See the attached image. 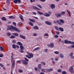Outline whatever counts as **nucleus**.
I'll list each match as a JSON object with an SVG mask.
<instances>
[{
  "instance_id": "f257e3e1",
  "label": "nucleus",
  "mask_w": 74,
  "mask_h": 74,
  "mask_svg": "<svg viewBox=\"0 0 74 74\" xmlns=\"http://www.w3.org/2000/svg\"><path fill=\"white\" fill-rule=\"evenodd\" d=\"M7 30H10L11 31V32H13L14 30L16 31V32H20V31H19V29H18L17 28L12 26H8V28H7Z\"/></svg>"
},
{
  "instance_id": "f03ea898",
  "label": "nucleus",
  "mask_w": 74,
  "mask_h": 74,
  "mask_svg": "<svg viewBox=\"0 0 74 74\" xmlns=\"http://www.w3.org/2000/svg\"><path fill=\"white\" fill-rule=\"evenodd\" d=\"M27 53L29 55V56H26V57L27 58H29V59H31V58L33 57V54H32V53H30L29 52H27Z\"/></svg>"
},
{
  "instance_id": "7ed1b4c3",
  "label": "nucleus",
  "mask_w": 74,
  "mask_h": 74,
  "mask_svg": "<svg viewBox=\"0 0 74 74\" xmlns=\"http://www.w3.org/2000/svg\"><path fill=\"white\" fill-rule=\"evenodd\" d=\"M64 42L65 44H73L74 45V42H71L70 41H68L65 40L64 41Z\"/></svg>"
},
{
  "instance_id": "20e7f679",
  "label": "nucleus",
  "mask_w": 74,
  "mask_h": 74,
  "mask_svg": "<svg viewBox=\"0 0 74 74\" xmlns=\"http://www.w3.org/2000/svg\"><path fill=\"white\" fill-rule=\"evenodd\" d=\"M48 46L49 47H51V48H53L54 47V44L53 43H51L50 44H49Z\"/></svg>"
},
{
  "instance_id": "39448f33",
  "label": "nucleus",
  "mask_w": 74,
  "mask_h": 74,
  "mask_svg": "<svg viewBox=\"0 0 74 74\" xmlns=\"http://www.w3.org/2000/svg\"><path fill=\"white\" fill-rule=\"evenodd\" d=\"M14 3H17L18 2V3H21V0H14Z\"/></svg>"
},
{
  "instance_id": "423d86ee",
  "label": "nucleus",
  "mask_w": 74,
  "mask_h": 74,
  "mask_svg": "<svg viewBox=\"0 0 74 74\" xmlns=\"http://www.w3.org/2000/svg\"><path fill=\"white\" fill-rule=\"evenodd\" d=\"M44 37L46 38H48L49 37V34H45L44 35Z\"/></svg>"
},
{
  "instance_id": "0eeeda50",
  "label": "nucleus",
  "mask_w": 74,
  "mask_h": 74,
  "mask_svg": "<svg viewBox=\"0 0 74 74\" xmlns=\"http://www.w3.org/2000/svg\"><path fill=\"white\" fill-rule=\"evenodd\" d=\"M53 22L55 23H58V25H63L62 23L59 22L58 20H57L56 21H54Z\"/></svg>"
},
{
  "instance_id": "6e6552de",
  "label": "nucleus",
  "mask_w": 74,
  "mask_h": 74,
  "mask_svg": "<svg viewBox=\"0 0 74 74\" xmlns=\"http://www.w3.org/2000/svg\"><path fill=\"white\" fill-rule=\"evenodd\" d=\"M69 70L71 73H74V72L73 71V67H70V68H69Z\"/></svg>"
},
{
  "instance_id": "1a4fd4ad",
  "label": "nucleus",
  "mask_w": 74,
  "mask_h": 74,
  "mask_svg": "<svg viewBox=\"0 0 74 74\" xmlns=\"http://www.w3.org/2000/svg\"><path fill=\"white\" fill-rule=\"evenodd\" d=\"M45 23L46 24H47V25H52V23L49 21H45Z\"/></svg>"
},
{
  "instance_id": "9d476101",
  "label": "nucleus",
  "mask_w": 74,
  "mask_h": 74,
  "mask_svg": "<svg viewBox=\"0 0 74 74\" xmlns=\"http://www.w3.org/2000/svg\"><path fill=\"white\" fill-rule=\"evenodd\" d=\"M12 67L13 68L15 67V60H13L12 62Z\"/></svg>"
},
{
  "instance_id": "9b49d317",
  "label": "nucleus",
  "mask_w": 74,
  "mask_h": 74,
  "mask_svg": "<svg viewBox=\"0 0 74 74\" xmlns=\"http://www.w3.org/2000/svg\"><path fill=\"white\" fill-rule=\"evenodd\" d=\"M19 16L22 21H24L23 18V17L22 16V15L20 14L19 15Z\"/></svg>"
},
{
  "instance_id": "f8f14e48",
  "label": "nucleus",
  "mask_w": 74,
  "mask_h": 74,
  "mask_svg": "<svg viewBox=\"0 0 74 74\" xmlns=\"http://www.w3.org/2000/svg\"><path fill=\"white\" fill-rule=\"evenodd\" d=\"M33 8H34V9H35V10H40V9L37 8V7H36L35 6H33Z\"/></svg>"
},
{
  "instance_id": "ddd939ff",
  "label": "nucleus",
  "mask_w": 74,
  "mask_h": 74,
  "mask_svg": "<svg viewBox=\"0 0 74 74\" xmlns=\"http://www.w3.org/2000/svg\"><path fill=\"white\" fill-rule=\"evenodd\" d=\"M55 15L56 16H57V17H58V18H59V17H60L62 15H61V14H56Z\"/></svg>"
},
{
  "instance_id": "4468645a",
  "label": "nucleus",
  "mask_w": 74,
  "mask_h": 74,
  "mask_svg": "<svg viewBox=\"0 0 74 74\" xmlns=\"http://www.w3.org/2000/svg\"><path fill=\"white\" fill-rule=\"evenodd\" d=\"M44 15L45 16H47V17L50 16V15L48 14V13H45V14H44Z\"/></svg>"
},
{
  "instance_id": "2eb2a0df",
  "label": "nucleus",
  "mask_w": 74,
  "mask_h": 74,
  "mask_svg": "<svg viewBox=\"0 0 74 74\" xmlns=\"http://www.w3.org/2000/svg\"><path fill=\"white\" fill-rule=\"evenodd\" d=\"M60 57L61 58H64V55L63 54L60 53L59 55Z\"/></svg>"
},
{
  "instance_id": "dca6fc26",
  "label": "nucleus",
  "mask_w": 74,
  "mask_h": 74,
  "mask_svg": "<svg viewBox=\"0 0 74 74\" xmlns=\"http://www.w3.org/2000/svg\"><path fill=\"white\" fill-rule=\"evenodd\" d=\"M29 20L33 23H35V22H36V21L34 19H31L29 18Z\"/></svg>"
},
{
  "instance_id": "f3484780",
  "label": "nucleus",
  "mask_w": 74,
  "mask_h": 74,
  "mask_svg": "<svg viewBox=\"0 0 74 74\" xmlns=\"http://www.w3.org/2000/svg\"><path fill=\"white\" fill-rule=\"evenodd\" d=\"M22 62L23 64H27V62H26L25 60H23Z\"/></svg>"
},
{
  "instance_id": "a211bd4d",
  "label": "nucleus",
  "mask_w": 74,
  "mask_h": 74,
  "mask_svg": "<svg viewBox=\"0 0 74 74\" xmlns=\"http://www.w3.org/2000/svg\"><path fill=\"white\" fill-rule=\"evenodd\" d=\"M55 7V5L53 4H52L51 5V8L52 9H53V8H54Z\"/></svg>"
},
{
  "instance_id": "6ab92c4d",
  "label": "nucleus",
  "mask_w": 74,
  "mask_h": 74,
  "mask_svg": "<svg viewBox=\"0 0 74 74\" xmlns=\"http://www.w3.org/2000/svg\"><path fill=\"white\" fill-rule=\"evenodd\" d=\"M33 28L35 30H38V27L36 26H35V27H34Z\"/></svg>"
},
{
  "instance_id": "aec40b11",
  "label": "nucleus",
  "mask_w": 74,
  "mask_h": 74,
  "mask_svg": "<svg viewBox=\"0 0 74 74\" xmlns=\"http://www.w3.org/2000/svg\"><path fill=\"white\" fill-rule=\"evenodd\" d=\"M17 44H18V45H20V46H21V45H23L20 42H18L17 43Z\"/></svg>"
},
{
  "instance_id": "412c9836",
  "label": "nucleus",
  "mask_w": 74,
  "mask_h": 74,
  "mask_svg": "<svg viewBox=\"0 0 74 74\" xmlns=\"http://www.w3.org/2000/svg\"><path fill=\"white\" fill-rule=\"evenodd\" d=\"M37 13H38V14H40V15H44L43 13H42V12H40L37 11Z\"/></svg>"
},
{
  "instance_id": "4be33fe9",
  "label": "nucleus",
  "mask_w": 74,
  "mask_h": 74,
  "mask_svg": "<svg viewBox=\"0 0 74 74\" xmlns=\"http://www.w3.org/2000/svg\"><path fill=\"white\" fill-rule=\"evenodd\" d=\"M9 18L10 19H15V17H14L13 16H9Z\"/></svg>"
},
{
  "instance_id": "5701e85b",
  "label": "nucleus",
  "mask_w": 74,
  "mask_h": 74,
  "mask_svg": "<svg viewBox=\"0 0 74 74\" xmlns=\"http://www.w3.org/2000/svg\"><path fill=\"white\" fill-rule=\"evenodd\" d=\"M59 29L61 31V32H63L64 31V30L62 28L60 27L59 28Z\"/></svg>"
},
{
  "instance_id": "b1692460",
  "label": "nucleus",
  "mask_w": 74,
  "mask_h": 74,
  "mask_svg": "<svg viewBox=\"0 0 74 74\" xmlns=\"http://www.w3.org/2000/svg\"><path fill=\"white\" fill-rule=\"evenodd\" d=\"M20 37H21L22 38H23V39H25V37L23 35H20Z\"/></svg>"
},
{
  "instance_id": "393cba45",
  "label": "nucleus",
  "mask_w": 74,
  "mask_h": 74,
  "mask_svg": "<svg viewBox=\"0 0 74 74\" xmlns=\"http://www.w3.org/2000/svg\"><path fill=\"white\" fill-rule=\"evenodd\" d=\"M72 45H71L70 46L69 48L71 49L74 48V45L72 44Z\"/></svg>"
},
{
  "instance_id": "a878e982",
  "label": "nucleus",
  "mask_w": 74,
  "mask_h": 74,
  "mask_svg": "<svg viewBox=\"0 0 74 74\" xmlns=\"http://www.w3.org/2000/svg\"><path fill=\"white\" fill-rule=\"evenodd\" d=\"M12 34H13L14 36H19V34H17V33H13Z\"/></svg>"
},
{
  "instance_id": "bb28decb",
  "label": "nucleus",
  "mask_w": 74,
  "mask_h": 74,
  "mask_svg": "<svg viewBox=\"0 0 74 74\" xmlns=\"http://www.w3.org/2000/svg\"><path fill=\"white\" fill-rule=\"evenodd\" d=\"M13 48L14 49H15L16 48V45H15L13 44L12 45Z\"/></svg>"
},
{
  "instance_id": "cd10ccee",
  "label": "nucleus",
  "mask_w": 74,
  "mask_h": 74,
  "mask_svg": "<svg viewBox=\"0 0 74 74\" xmlns=\"http://www.w3.org/2000/svg\"><path fill=\"white\" fill-rule=\"evenodd\" d=\"M66 12H68V13L69 14V16H71V14H70V12L69 11V10H66Z\"/></svg>"
},
{
  "instance_id": "c85d7f7f",
  "label": "nucleus",
  "mask_w": 74,
  "mask_h": 74,
  "mask_svg": "<svg viewBox=\"0 0 74 74\" xmlns=\"http://www.w3.org/2000/svg\"><path fill=\"white\" fill-rule=\"evenodd\" d=\"M39 49H40V47H38V48H36L34 50V51H37V50H38Z\"/></svg>"
},
{
  "instance_id": "c756f323",
  "label": "nucleus",
  "mask_w": 74,
  "mask_h": 74,
  "mask_svg": "<svg viewBox=\"0 0 74 74\" xmlns=\"http://www.w3.org/2000/svg\"><path fill=\"white\" fill-rule=\"evenodd\" d=\"M2 20L3 21H6V18L5 17H3L1 18Z\"/></svg>"
},
{
  "instance_id": "7c9ffc66",
  "label": "nucleus",
  "mask_w": 74,
  "mask_h": 74,
  "mask_svg": "<svg viewBox=\"0 0 74 74\" xmlns=\"http://www.w3.org/2000/svg\"><path fill=\"white\" fill-rule=\"evenodd\" d=\"M11 62H12V60L13 61L14 60H13L14 59V57H13V56H11Z\"/></svg>"
},
{
  "instance_id": "2f4dec72",
  "label": "nucleus",
  "mask_w": 74,
  "mask_h": 74,
  "mask_svg": "<svg viewBox=\"0 0 74 74\" xmlns=\"http://www.w3.org/2000/svg\"><path fill=\"white\" fill-rule=\"evenodd\" d=\"M60 22L62 23H64V21H63V20L62 19H60Z\"/></svg>"
},
{
  "instance_id": "473e14b6",
  "label": "nucleus",
  "mask_w": 74,
  "mask_h": 74,
  "mask_svg": "<svg viewBox=\"0 0 74 74\" xmlns=\"http://www.w3.org/2000/svg\"><path fill=\"white\" fill-rule=\"evenodd\" d=\"M15 37V36L13 35H12L10 37V38H14Z\"/></svg>"
},
{
  "instance_id": "72a5a7b5",
  "label": "nucleus",
  "mask_w": 74,
  "mask_h": 74,
  "mask_svg": "<svg viewBox=\"0 0 74 74\" xmlns=\"http://www.w3.org/2000/svg\"><path fill=\"white\" fill-rule=\"evenodd\" d=\"M59 36H58V35H56L54 36V38H58V37Z\"/></svg>"
},
{
  "instance_id": "f704fd0d",
  "label": "nucleus",
  "mask_w": 74,
  "mask_h": 74,
  "mask_svg": "<svg viewBox=\"0 0 74 74\" xmlns=\"http://www.w3.org/2000/svg\"><path fill=\"white\" fill-rule=\"evenodd\" d=\"M54 53L55 54H58V53H59V52L58 51H55L54 52Z\"/></svg>"
},
{
  "instance_id": "c9c22d12",
  "label": "nucleus",
  "mask_w": 74,
  "mask_h": 74,
  "mask_svg": "<svg viewBox=\"0 0 74 74\" xmlns=\"http://www.w3.org/2000/svg\"><path fill=\"white\" fill-rule=\"evenodd\" d=\"M64 14H65V12L64 11H63L61 13V15H64Z\"/></svg>"
},
{
  "instance_id": "e433bc0d",
  "label": "nucleus",
  "mask_w": 74,
  "mask_h": 74,
  "mask_svg": "<svg viewBox=\"0 0 74 74\" xmlns=\"http://www.w3.org/2000/svg\"><path fill=\"white\" fill-rule=\"evenodd\" d=\"M41 64H39V65L38 68L39 69H41Z\"/></svg>"
},
{
  "instance_id": "4c0bfd02",
  "label": "nucleus",
  "mask_w": 74,
  "mask_h": 74,
  "mask_svg": "<svg viewBox=\"0 0 74 74\" xmlns=\"http://www.w3.org/2000/svg\"><path fill=\"white\" fill-rule=\"evenodd\" d=\"M53 70V69H49L48 70V71H52Z\"/></svg>"
},
{
  "instance_id": "58836bf2",
  "label": "nucleus",
  "mask_w": 74,
  "mask_h": 74,
  "mask_svg": "<svg viewBox=\"0 0 74 74\" xmlns=\"http://www.w3.org/2000/svg\"><path fill=\"white\" fill-rule=\"evenodd\" d=\"M29 25L32 26H33V24L30 22H29Z\"/></svg>"
},
{
  "instance_id": "ea45409f",
  "label": "nucleus",
  "mask_w": 74,
  "mask_h": 74,
  "mask_svg": "<svg viewBox=\"0 0 74 74\" xmlns=\"http://www.w3.org/2000/svg\"><path fill=\"white\" fill-rule=\"evenodd\" d=\"M41 63H42V64L43 65H44V66H45V62H41Z\"/></svg>"
},
{
  "instance_id": "a19ab883",
  "label": "nucleus",
  "mask_w": 74,
  "mask_h": 74,
  "mask_svg": "<svg viewBox=\"0 0 74 74\" xmlns=\"http://www.w3.org/2000/svg\"><path fill=\"white\" fill-rule=\"evenodd\" d=\"M20 48L21 49H23V47L22 45L20 46Z\"/></svg>"
},
{
  "instance_id": "79ce46f5",
  "label": "nucleus",
  "mask_w": 74,
  "mask_h": 74,
  "mask_svg": "<svg viewBox=\"0 0 74 74\" xmlns=\"http://www.w3.org/2000/svg\"><path fill=\"white\" fill-rule=\"evenodd\" d=\"M0 49H1V50L2 51H3L4 50V49L1 46H0Z\"/></svg>"
},
{
  "instance_id": "37998d69",
  "label": "nucleus",
  "mask_w": 74,
  "mask_h": 74,
  "mask_svg": "<svg viewBox=\"0 0 74 74\" xmlns=\"http://www.w3.org/2000/svg\"><path fill=\"white\" fill-rule=\"evenodd\" d=\"M47 51H48V49H46L44 50L43 52H47Z\"/></svg>"
},
{
  "instance_id": "c03bdc74",
  "label": "nucleus",
  "mask_w": 74,
  "mask_h": 74,
  "mask_svg": "<svg viewBox=\"0 0 74 74\" xmlns=\"http://www.w3.org/2000/svg\"><path fill=\"white\" fill-rule=\"evenodd\" d=\"M54 27L55 29L56 30H58V27H56V26H55Z\"/></svg>"
},
{
  "instance_id": "a18cd8bd",
  "label": "nucleus",
  "mask_w": 74,
  "mask_h": 74,
  "mask_svg": "<svg viewBox=\"0 0 74 74\" xmlns=\"http://www.w3.org/2000/svg\"><path fill=\"white\" fill-rule=\"evenodd\" d=\"M33 36H37V34L36 33H34L33 34Z\"/></svg>"
},
{
  "instance_id": "49530a36",
  "label": "nucleus",
  "mask_w": 74,
  "mask_h": 74,
  "mask_svg": "<svg viewBox=\"0 0 74 74\" xmlns=\"http://www.w3.org/2000/svg\"><path fill=\"white\" fill-rule=\"evenodd\" d=\"M2 57H3V54H0V58H2Z\"/></svg>"
},
{
  "instance_id": "de8ad7c7",
  "label": "nucleus",
  "mask_w": 74,
  "mask_h": 74,
  "mask_svg": "<svg viewBox=\"0 0 74 74\" xmlns=\"http://www.w3.org/2000/svg\"><path fill=\"white\" fill-rule=\"evenodd\" d=\"M58 72L59 73H61L62 72V70L60 69H58Z\"/></svg>"
},
{
  "instance_id": "09e8293b",
  "label": "nucleus",
  "mask_w": 74,
  "mask_h": 74,
  "mask_svg": "<svg viewBox=\"0 0 74 74\" xmlns=\"http://www.w3.org/2000/svg\"><path fill=\"white\" fill-rule=\"evenodd\" d=\"M0 66H1L2 67H4V65L1 63H0Z\"/></svg>"
},
{
  "instance_id": "8fccbe9b",
  "label": "nucleus",
  "mask_w": 74,
  "mask_h": 74,
  "mask_svg": "<svg viewBox=\"0 0 74 74\" xmlns=\"http://www.w3.org/2000/svg\"><path fill=\"white\" fill-rule=\"evenodd\" d=\"M18 71L19 73H22L23 72V71L21 70H18Z\"/></svg>"
},
{
  "instance_id": "3c124183",
  "label": "nucleus",
  "mask_w": 74,
  "mask_h": 74,
  "mask_svg": "<svg viewBox=\"0 0 74 74\" xmlns=\"http://www.w3.org/2000/svg\"><path fill=\"white\" fill-rule=\"evenodd\" d=\"M12 42L14 44H15V43L16 42V41H15V40H13L12 41Z\"/></svg>"
},
{
  "instance_id": "603ef678",
  "label": "nucleus",
  "mask_w": 74,
  "mask_h": 74,
  "mask_svg": "<svg viewBox=\"0 0 74 74\" xmlns=\"http://www.w3.org/2000/svg\"><path fill=\"white\" fill-rule=\"evenodd\" d=\"M7 35L8 36H10L11 34L8 33H7Z\"/></svg>"
},
{
  "instance_id": "864d4df0",
  "label": "nucleus",
  "mask_w": 74,
  "mask_h": 74,
  "mask_svg": "<svg viewBox=\"0 0 74 74\" xmlns=\"http://www.w3.org/2000/svg\"><path fill=\"white\" fill-rule=\"evenodd\" d=\"M62 74H66V72L65 71H63L62 72Z\"/></svg>"
},
{
  "instance_id": "5fc2aeb1",
  "label": "nucleus",
  "mask_w": 74,
  "mask_h": 74,
  "mask_svg": "<svg viewBox=\"0 0 74 74\" xmlns=\"http://www.w3.org/2000/svg\"><path fill=\"white\" fill-rule=\"evenodd\" d=\"M25 60H26V61L27 62L29 61V60H28V59H27V58H25Z\"/></svg>"
},
{
  "instance_id": "6e6d98bb",
  "label": "nucleus",
  "mask_w": 74,
  "mask_h": 74,
  "mask_svg": "<svg viewBox=\"0 0 74 74\" xmlns=\"http://www.w3.org/2000/svg\"><path fill=\"white\" fill-rule=\"evenodd\" d=\"M73 53H71L70 54V56H71V57L73 55Z\"/></svg>"
},
{
  "instance_id": "4d7b16f0",
  "label": "nucleus",
  "mask_w": 74,
  "mask_h": 74,
  "mask_svg": "<svg viewBox=\"0 0 74 74\" xmlns=\"http://www.w3.org/2000/svg\"><path fill=\"white\" fill-rule=\"evenodd\" d=\"M56 33V34H59V32L57 31H55Z\"/></svg>"
},
{
  "instance_id": "13d9d810",
  "label": "nucleus",
  "mask_w": 74,
  "mask_h": 74,
  "mask_svg": "<svg viewBox=\"0 0 74 74\" xmlns=\"http://www.w3.org/2000/svg\"><path fill=\"white\" fill-rule=\"evenodd\" d=\"M21 60H18L17 61V63H20L21 62Z\"/></svg>"
},
{
  "instance_id": "bf43d9fd",
  "label": "nucleus",
  "mask_w": 74,
  "mask_h": 74,
  "mask_svg": "<svg viewBox=\"0 0 74 74\" xmlns=\"http://www.w3.org/2000/svg\"><path fill=\"white\" fill-rule=\"evenodd\" d=\"M37 6L39 7L40 8H42V7H41V6L40 5H37Z\"/></svg>"
},
{
  "instance_id": "052dcab7",
  "label": "nucleus",
  "mask_w": 74,
  "mask_h": 74,
  "mask_svg": "<svg viewBox=\"0 0 74 74\" xmlns=\"http://www.w3.org/2000/svg\"><path fill=\"white\" fill-rule=\"evenodd\" d=\"M18 25H22V23H18L17 24Z\"/></svg>"
},
{
  "instance_id": "680f3d73",
  "label": "nucleus",
  "mask_w": 74,
  "mask_h": 74,
  "mask_svg": "<svg viewBox=\"0 0 74 74\" xmlns=\"http://www.w3.org/2000/svg\"><path fill=\"white\" fill-rule=\"evenodd\" d=\"M45 69H42V72H45Z\"/></svg>"
},
{
  "instance_id": "e2e57ef3",
  "label": "nucleus",
  "mask_w": 74,
  "mask_h": 74,
  "mask_svg": "<svg viewBox=\"0 0 74 74\" xmlns=\"http://www.w3.org/2000/svg\"><path fill=\"white\" fill-rule=\"evenodd\" d=\"M60 41H61V39H60L58 40V42H60Z\"/></svg>"
},
{
  "instance_id": "0e129e2a",
  "label": "nucleus",
  "mask_w": 74,
  "mask_h": 74,
  "mask_svg": "<svg viewBox=\"0 0 74 74\" xmlns=\"http://www.w3.org/2000/svg\"><path fill=\"white\" fill-rule=\"evenodd\" d=\"M34 70H35V71H37V70H38L37 68V67L35 68L34 69Z\"/></svg>"
},
{
  "instance_id": "69168bd1",
  "label": "nucleus",
  "mask_w": 74,
  "mask_h": 74,
  "mask_svg": "<svg viewBox=\"0 0 74 74\" xmlns=\"http://www.w3.org/2000/svg\"><path fill=\"white\" fill-rule=\"evenodd\" d=\"M20 52L21 53H23L24 51L23 50H20Z\"/></svg>"
},
{
  "instance_id": "338daca9",
  "label": "nucleus",
  "mask_w": 74,
  "mask_h": 74,
  "mask_svg": "<svg viewBox=\"0 0 74 74\" xmlns=\"http://www.w3.org/2000/svg\"><path fill=\"white\" fill-rule=\"evenodd\" d=\"M13 25H15V26H16V23L15 22H13Z\"/></svg>"
},
{
  "instance_id": "774afa93",
  "label": "nucleus",
  "mask_w": 74,
  "mask_h": 74,
  "mask_svg": "<svg viewBox=\"0 0 74 74\" xmlns=\"http://www.w3.org/2000/svg\"><path fill=\"white\" fill-rule=\"evenodd\" d=\"M71 58L72 59H74V56H71Z\"/></svg>"
}]
</instances>
